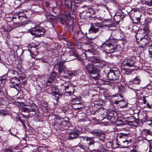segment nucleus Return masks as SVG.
<instances>
[{
  "instance_id": "f257e3e1",
  "label": "nucleus",
  "mask_w": 152,
  "mask_h": 152,
  "mask_svg": "<svg viewBox=\"0 0 152 152\" xmlns=\"http://www.w3.org/2000/svg\"><path fill=\"white\" fill-rule=\"evenodd\" d=\"M29 32L32 35H35L38 37L43 35L45 32L44 28L39 26L32 28L30 30Z\"/></svg>"
},
{
  "instance_id": "f03ea898",
  "label": "nucleus",
  "mask_w": 152,
  "mask_h": 152,
  "mask_svg": "<svg viewBox=\"0 0 152 152\" xmlns=\"http://www.w3.org/2000/svg\"><path fill=\"white\" fill-rule=\"evenodd\" d=\"M141 15V12L138 10L132 12L130 13V16L133 22L134 23H137L140 21Z\"/></svg>"
},
{
  "instance_id": "7ed1b4c3",
  "label": "nucleus",
  "mask_w": 152,
  "mask_h": 152,
  "mask_svg": "<svg viewBox=\"0 0 152 152\" xmlns=\"http://www.w3.org/2000/svg\"><path fill=\"white\" fill-rule=\"evenodd\" d=\"M120 76V73L119 71L111 70L108 73L107 77L109 80H117L119 78Z\"/></svg>"
},
{
  "instance_id": "20e7f679",
  "label": "nucleus",
  "mask_w": 152,
  "mask_h": 152,
  "mask_svg": "<svg viewBox=\"0 0 152 152\" xmlns=\"http://www.w3.org/2000/svg\"><path fill=\"white\" fill-rule=\"evenodd\" d=\"M102 27L101 24L95 23L92 24L89 30L88 34L93 33H96L99 32L100 29H102Z\"/></svg>"
},
{
  "instance_id": "39448f33",
  "label": "nucleus",
  "mask_w": 152,
  "mask_h": 152,
  "mask_svg": "<svg viewBox=\"0 0 152 152\" xmlns=\"http://www.w3.org/2000/svg\"><path fill=\"white\" fill-rule=\"evenodd\" d=\"M121 142L125 144V145L128 144L132 142V139L130 135L126 134H122L119 136Z\"/></svg>"
},
{
  "instance_id": "423d86ee",
  "label": "nucleus",
  "mask_w": 152,
  "mask_h": 152,
  "mask_svg": "<svg viewBox=\"0 0 152 152\" xmlns=\"http://www.w3.org/2000/svg\"><path fill=\"white\" fill-rule=\"evenodd\" d=\"M80 139H86V140L88 142V149L90 151H92L93 150L91 149L93 148L94 145L95 141L94 140L93 137H83V136H80L79 137Z\"/></svg>"
},
{
  "instance_id": "0eeeda50",
  "label": "nucleus",
  "mask_w": 152,
  "mask_h": 152,
  "mask_svg": "<svg viewBox=\"0 0 152 152\" xmlns=\"http://www.w3.org/2000/svg\"><path fill=\"white\" fill-rule=\"evenodd\" d=\"M109 53H113L119 50L120 46L116 43L111 42L109 43Z\"/></svg>"
},
{
  "instance_id": "6e6552de",
  "label": "nucleus",
  "mask_w": 152,
  "mask_h": 152,
  "mask_svg": "<svg viewBox=\"0 0 152 152\" xmlns=\"http://www.w3.org/2000/svg\"><path fill=\"white\" fill-rule=\"evenodd\" d=\"M151 134V132L149 130L145 129L142 130L141 136L144 137V140L151 141L152 140V134Z\"/></svg>"
},
{
  "instance_id": "1a4fd4ad",
  "label": "nucleus",
  "mask_w": 152,
  "mask_h": 152,
  "mask_svg": "<svg viewBox=\"0 0 152 152\" xmlns=\"http://www.w3.org/2000/svg\"><path fill=\"white\" fill-rule=\"evenodd\" d=\"M91 133L96 135L99 137V139L102 141L104 142L105 136L104 134L101 130L99 129H95L91 132Z\"/></svg>"
},
{
  "instance_id": "9d476101",
  "label": "nucleus",
  "mask_w": 152,
  "mask_h": 152,
  "mask_svg": "<svg viewBox=\"0 0 152 152\" xmlns=\"http://www.w3.org/2000/svg\"><path fill=\"white\" fill-rule=\"evenodd\" d=\"M90 59L91 61L94 63L99 64L96 65L97 70L100 69L102 68L103 66L100 64V63L102 62V60L95 56H92L91 57Z\"/></svg>"
},
{
  "instance_id": "9b49d317",
  "label": "nucleus",
  "mask_w": 152,
  "mask_h": 152,
  "mask_svg": "<svg viewBox=\"0 0 152 152\" xmlns=\"http://www.w3.org/2000/svg\"><path fill=\"white\" fill-rule=\"evenodd\" d=\"M83 65L84 67H85L86 69L88 70V72L90 73H93L96 70V69L94 67L93 64L92 63L88 64H86L85 63L83 62Z\"/></svg>"
},
{
  "instance_id": "f8f14e48",
  "label": "nucleus",
  "mask_w": 152,
  "mask_h": 152,
  "mask_svg": "<svg viewBox=\"0 0 152 152\" xmlns=\"http://www.w3.org/2000/svg\"><path fill=\"white\" fill-rule=\"evenodd\" d=\"M104 22L105 23L103 25V27H107L110 30H113V28H114L113 29H114V24L112 23V22L111 20H109L105 22H104Z\"/></svg>"
},
{
  "instance_id": "ddd939ff",
  "label": "nucleus",
  "mask_w": 152,
  "mask_h": 152,
  "mask_svg": "<svg viewBox=\"0 0 152 152\" xmlns=\"http://www.w3.org/2000/svg\"><path fill=\"white\" fill-rule=\"evenodd\" d=\"M78 100L77 99H74L72 102V107L75 109H79L83 107L82 106V104L81 103H76V102Z\"/></svg>"
},
{
  "instance_id": "4468645a",
  "label": "nucleus",
  "mask_w": 152,
  "mask_h": 152,
  "mask_svg": "<svg viewBox=\"0 0 152 152\" xmlns=\"http://www.w3.org/2000/svg\"><path fill=\"white\" fill-rule=\"evenodd\" d=\"M124 17V15L122 14L118 13L115 14L113 18L117 24H118L120 23V20L123 19Z\"/></svg>"
},
{
  "instance_id": "2eb2a0df",
  "label": "nucleus",
  "mask_w": 152,
  "mask_h": 152,
  "mask_svg": "<svg viewBox=\"0 0 152 152\" xmlns=\"http://www.w3.org/2000/svg\"><path fill=\"white\" fill-rule=\"evenodd\" d=\"M84 33L81 30L78 31L74 34V37L78 40H80L84 38Z\"/></svg>"
},
{
  "instance_id": "dca6fc26",
  "label": "nucleus",
  "mask_w": 152,
  "mask_h": 152,
  "mask_svg": "<svg viewBox=\"0 0 152 152\" xmlns=\"http://www.w3.org/2000/svg\"><path fill=\"white\" fill-rule=\"evenodd\" d=\"M134 63V61L132 58H129L124 62V66L132 67Z\"/></svg>"
},
{
  "instance_id": "f3484780",
  "label": "nucleus",
  "mask_w": 152,
  "mask_h": 152,
  "mask_svg": "<svg viewBox=\"0 0 152 152\" xmlns=\"http://www.w3.org/2000/svg\"><path fill=\"white\" fill-rule=\"evenodd\" d=\"M45 16L48 20H49L55 23H57L58 18L55 16L50 14H47L45 15Z\"/></svg>"
},
{
  "instance_id": "a211bd4d",
  "label": "nucleus",
  "mask_w": 152,
  "mask_h": 152,
  "mask_svg": "<svg viewBox=\"0 0 152 152\" xmlns=\"http://www.w3.org/2000/svg\"><path fill=\"white\" fill-rule=\"evenodd\" d=\"M109 43L107 44V42L103 43L101 47V50L104 52L107 53H109Z\"/></svg>"
},
{
  "instance_id": "6ab92c4d",
  "label": "nucleus",
  "mask_w": 152,
  "mask_h": 152,
  "mask_svg": "<svg viewBox=\"0 0 152 152\" xmlns=\"http://www.w3.org/2000/svg\"><path fill=\"white\" fill-rule=\"evenodd\" d=\"M10 83L12 87H14L20 83V81L16 77H13L11 79Z\"/></svg>"
},
{
  "instance_id": "aec40b11",
  "label": "nucleus",
  "mask_w": 152,
  "mask_h": 152,
  "mask_svg": "<svg viewBox=\"0 0 152 152\" xmlns=\"http://www.w3.org/2000/svg\"><path fill=\"white\" fill-rule=\"evenodd\" d=\"M63 61H61L58 64V66H59L58 69V72L59 73L61 74L62 73L64 70L65 67Z\"/></svg>"
},
{
  "instance_id": "412c9836",
  "label": "nucleus",
  "mask_w": 152,
  "mask_h": 152,
  "mask_svg": "<svg viewBox=\"0 0 152 152\" xmlns=\"http://www.w3.org/2000/svg\"><path fill=\"white\" fill-rule=\"evenodd\" d=\"M73 21L72 20H70L68 21L67 23V24L69 25L68 29L70 33H72L73 31Z\"/></svg>"
},
{
  "instance_id": "4be33fe9",
  "label": "nucleus",
  "mask_w": 152,
  "mask_h": 152,
  "mask_svg": "<svg viewBox=\"0 0 152 152\" xmlns=\"http://www.w3.org/2000/svg\"><path fill=\"white\" fill-rule=\"evenodd\" d=\"M78 136L77 132H73L69 134V140H72L76 138Z\"/></svg>"
},
{
  "instance_id": "5701e85b",
  "label": "nucleus",
  "mask_w": 152,
  "mask_h": 152,
  "mask_svg": "<svg viewBox=\"0 0 152 152\" xmlns=\"http://www.w3.org/2000/svg\"><path fill=\"white\" fill-rule=\"evenodd\" d=\"M117 113L114 111H111L108 114V118L109 119L114 118L117 116Z\"/></svg>"
},
{
  "instance_id": "b1692460",
  "label": "nucleus",
  "mask_w": 152,
  "mask_h": 152,
  "mask_svg": "<svg viewBox=\"0 0 152 152\" xmlns=\"http://www.w3.org/2000/svg\"><path fill=\"white\" fill-rule=\"evenodd\" d=\"M69 55L70 56H74V57L72 58L71 59V60L75 59L78 56V55L77 53L72 50H70L69 51Z\"/></svg>"
},
{
  "instance_id": "393cba45",
  "label": "nucleus",
  "mask_w": 152,
  "mask_h": 152,
  "mask_svg": "<svg viewBox=\"0 0 152 152\" xmlns=\"http://www.w3.org/2000/svg\"><path fill=\"white\" fill-rule=\"evenodd\" d=\"M142 3L149 6H152V0H141Z\"/></svg>"
},
{
  "instance_id": "a878e982",
  "label": "nucleus",
  "mask_w": 152,
  "mask_h": 152,
  "mask_svg": "<svg viewBox=\"0 0 152 152\" xmlns=\"http://www.w3.org/2000/svg\"><path fill=\"white\" fill-rule=\"evenodd\" d=\"M118 91L119 93L120 94L119 95L121 97H122L121 94L123 93L125 91V88L124 86H119L118 87Z\"/></svg>"
},
{
  "instance_id": "bb28decb",
  "label": "nucleus",
  "mask_w": 152,
  "mask_h": 152,
  "mask_svg": "<svg viewBox=\"0 0 152 152\" xmlns=\"http://www.w3.org/2000/svg\"><path fill=\"white\" fill-rule=\"evenodd\" d=\"M97 69L94 72V73H91L92 74L93 77L95 80H98L99 79V74L97 72Z\"/></svg>"
},
{
  "instance_id": "cd10ccee",
  "label": "nucleus",
  "mask_w": 152,
  "mask_h": 152,
  "mask_svg": "<svg viewBox=\"0 0 152 152\" xmlns=\"http://www.w3.org/2000/svg\"><path fill=\"white\" fill-rule=\"evenodd\" d=\"M64 15L66 16L67 20H71V14L69 12L66 11L64 13Z\"/></svg>"
},
{
  "instance_id": "c85d7f7f",
  "label": "nucleus",
  "mask_w": 152,
  "mask_h": 152,
  "mask_svg": "<svg viewBox=\"0 0 152 152\" xmlns=\"http://www.w3.org/2000/svg\"><path fill=\"white\" fill-rule=\"evenodd\" d=\"M65 4L68 7H70L71 9L72 8V2L70 0H66L65 1Z\"/></svg>"
},
{
  "instance_id": "c756f323",
  "label": "nucleus",
  "mask_w": 152,
  "mask_h": 152,
  "mask_svg": "<svg viewBox=\"0 0 152 152\" xmlns=\"http://www.w3.org/2000/svg\"><path fill=\"white\" fill-rule=\"evenodd\" d=\"M71 88L70 91H66L65 93L66 94H69V95H72L74 94V88L73 86L70 87Z\"/></svg>"
},
{
  "instance_id": "7c9ffc66",
  "label": "nucleus",
  "mask_w": 152,
  "mask_h": 152,
  "mask_svg": "<svg viewBox=\"0 0 152 152\" xmlns=\"http://www.w3.org/2000/svg\"><path fill=\"white\" fill-rule=\"evenodd\" d=\"M133 82L135 84H139L140 82V80L138 77H136L133 80Z\"/></svg>"
},
{
  "instance_id": "2f4dec72",
  "label": "nucleus",
  "mask_w": 152,
  "mask_h": 152,
  "mask_svg": "<svg viewBox=\"0 0 152 152\" xmlns=\"http://www.w3.org/2000/svg\"><path fill=\"white\" fill-rule=\"evenodd\" d=\"M123 70L126 72L127 74H129L131 73V72H133L134 71L135 69H129L128 68H124L123 69Z\"/></svg>"
},
{
  "instance_id": "473e14b6",
  "label": "nucleus",
  "mask_w": 152,
  "mask_h": 152,
  "mask_svg": "<svg viewBox=\"0 0 152 152\" xmlns=\"http://www.w3.org/2000/svg\"><path fill=\"white\" fill-rule=\"evenodd\" d=\"M67 82H65L64 83V85L65 86V89L68 88L69 87H71V83H68L67 85H66Z\"/></svg>"
},
{
  "instance_id": "72a5a7b5",
  "label": "nucleus",
  "mask_w": 152,
  "mask_h": 152,
  "mask_svg": "<svg viewBox=\"0 0 152 152\" xmlns=\"http://www.w3.org/2000/svg\"><path fill=\"white\" fill-rule=\"evenodd\" d=\"M53 80V79H52V78L50 77L47 80V85L49 86Z\"/></svg>"
},
{
  "instance_id": "f704fd0d",
  "label": "nucleus",
  "mask_w": 152,
  "mask_h": 152,
  "mask_svg": "<svg viewBox=\"0 0 152 152\" xmlns=\"http://www.w3.org/2000/svg\"><path fill=\"white\" fill-rule=\"evenodd\" d=\"M149 52L150 57L152 58V45L150 46L149 49Z\"/></svg>"
},
{
  "instance_id": "c9c22d12",
  "label": "nucleus",
  "mask_w": 152,
  "mask_h": 152,
  "mask_svg": "<svg viewBox=\"0 0 152 152\" xmlns=\"http://www.w3.org/2000/svg\"><path fill=\"white\" fill-rule=\"evenodd\" d=\"M61 23L63 25H64L66 23V22L65 19L63 18H60Z\"/></svg>"
},
{
  "instance_id": "e433bc0d",
  "label": "nucleus",
  "mask_w": 152,
  "mask_h": 152,
  "mask_svg": "<svg viewBox=\"0 0 152 152\" xmlns=\"http://www.w3.org/2000/svg\"><path fill=\"white\" fill-rule=\"evenodd\" d=\"M22 110L24 112H27L29 113V109L27 107L23 108H22Z\"/></svg>"
},
{
  "instance_id": "4c0bfd02",
  "label": "nucleus",
  "mask_w": 152,
  "mask_h": 152,
  "mask_svg": "<svg viewBox=\"0 0 152 152\" xmlns=\"http://www.w3.org/2000/svg\"><path fill=\"white\" fill-rule=\"evenodd\" d=\"M129 124L131 125L132 126H134L135 125V124H136V122L134 121H129Z\"/></svg>"
},
{
  "instance_id": "58836bf2",
  "label": "nucleus",
  "mask_w": 152,
  "mask_h": 152,
  "mask_svg": "<svg viewBox=\"0 0 152 152\" xmlns=\"http://www.w3.org/2000/svg\"><path fill=\"white\" fill-rule=\"evenodd\" d=\"M125 102L124 101H116L114 103L115 104H119L121 105H122V104H121V103H125Z\"/></svg>"
},
{
  "instance_id": "ea45409f",
  "label": "nucleus",
  "mask_w": 152,
  "mask_h": 152,
  "mask_svg": "<svg viewBox=\"0 0 152 152\" xmlns=\"http://www.w3.org/2000/svg\"><path fill=\"white\" fill-rule=\"evenodd\" d=\"M56 75V73L55 72H53L51 74V76L50 77L52 78V79H54L55 76Z\"/></svg>"
},
{
  "instance_id": "a19ab883",
  "label": "nucleus",
  "mask_w": 152,
  "mask_h": 152,
  "mask_svg": "<svg viewBox=\"0 0 152 152\" xmlns=\"http://www.w3.org/2000/svg\"><path fill=\"white\" fill-rule=\"evenodd\" d=\"M4 152H12V148H7Z\"/></svg>"
},
{
  "instance_id": "79ce46f5",
  "label": "nucleus",
  "mask_w": 152,
  "mask_h": 152,
  "mask_svg": "<svg viewBox=\"0 0 152 152\" xmlns=\"http://www.w3.org/2000/svg\"><path fill=\"white\" fill-rule=\"evenodd\" d=\"M86 35V37L89 39H94L96 38V37H89V36H88V35H86V33L85 34Z\"/></svg>"
},
{
  "instance_id": "37998d69",
  "label": "nucleus",
  "mask_w": 152,
  "mask_h": 152,
  "mask_svg": "<svg viewBox=\"0 0 152 152\" xmlns=\"http://www.w3.org/2000/svg\"><path fill=\"white\" fill-rule=\"evenodd\" d=\"M58 10V8L56 7H53L52 8V11L54 13H56L57 12Z\"/></svg>"
},
{
  "instance_id": "c03bdc74",
  "label": "nucleus",
  "mask_w": 152,
  "mask_h": 152,
  "mask_svg": "<svg viewBox=\"0 0 152 152\" xmlns=\"http://www.w3.org/2000/svg\"><path fill=\"white\" fill-rule=\"evenodd\" d=\"M65 44H66V45L68 46H70L71 45V43L69 41L68 39H67L66 40V43H65Z\"/></svg>"
},
{
  "instance_id": "a18cd8bd",
  "label": "nucleus",
  "mask_w": 152,
  "mask_h": 152,
  "mask_svg": "<svg viewBox=\"0 0 152 152\" xmlns=\"http://www.w3.org/2000/svg\"><path fill=\"white\" fill-rule=\"evenodd\" d=\"M81 9H84L85 10H86L87 9H88V7L86 6H82L81 7Z\"/></svg>"
},
{
  "instance_id": "49530a36",
  "label": "nucleus",
  "mask_w": 152,
  "mask_h": 152,
  "mask_svg": "<svg viewBox=\"0 0 152 152\" xmlns=\"http://www.w3.org/2000/svg\"><path fill=\"white\" fill-rule=\"evenodd\" d=\"M146 96H143L142 97L143 100V102L144 104H145L147 103V101L146 99Z\"/></svg>"
},
{
  "instance_id": "de8ad7c7",
  "label": "nucleus",
  "mask_w": 152,
  "mask_h": 152,
  "mask_svg": "<svg viewBox=\"0 0 152 152\" xmlns=\"http://www.w3.org/2000/svg\"><path fill=\"white\" fill-rule=\"evenodd\" d=\"M150 152H152V142H150Z\"/></svg>"
},
{
  "instance_id": "09e8293b",
  "label": "nucleus",
  "mask_w": 152,
  "mask_h": 152,
  "mask_svg": "<svg viewBox=\"0 0 152 152\" xmlns=\"http://www.w3.org/2000/svg\"><path fill=\"white\" fill-rule=\"evenodd\" d=\"M42 61L43 62L45 63H48V60L47 59H42Z\"/></svg>"
},
{
  "instance_id": "8fccbe9b",
  "label": "nucleus",
  "mask_w": 152,
  "mask_h": 152,
  "mask_svg": "<svg viewBox=\"0 0 152 152\" xmlns=\"http://www.w3.org/2000/svg\"><path fill=\"white\" fill-rule=\"evenodd\" d=\"M148 118V117L147 116V114H145V115L144 116V118H143L144 120L145 121L147 120Z\"/></svg>"
},
{
  "instance_id": "3c124183",
  "label": "nucleus",
  "mask_w": 152,
  "mask_h": 152,
  "mask_svg": "<svg viewBox=\"0 0 152 152\" xmlns=\"http://www.w3.org/2000/svg\"><path fill=\"white\" fill-rule=\"evenodd\" d=\"M35 110L34 109H29V113L30 112H35Z\"/></svg>"
},
{
  "instance_id": "603ef678",
  "label": "nucleus",
  "mask_w": 152,
  "mask_h": 152,
  "mask_svg": "<svg viewBox=\"0 0 152 152\" xmlns=\"http://www.w3.org/2000/svg\"><path fill=\"white\" fill-rule=\"evenodd\" d=\"M96 152H106V150H104L103 151L101 150L100 151H97Z\"/></svg>"
},
{
  "instance_id": "864d4df0",
  "label": "nucleus",
  "mask_w": 152,
  "mask_h": 152,
  "mask_svg": "<svg viewBox=\"0 0 152 152\" xmlns=\"http://www.w3.org/2000/svg\"><path fill=\"white\" fill-rule=\"evenodd\" d=\"M147 107H148V108H151V106L149 104V103H147Z\"/></svg>"
},
{
  "instance_id": "5fc2aeb1",
  "label": "nucleus",
  "mask_w": 152,
  "mask_h": 152,
  "mask_svg": "<svg viewBox=\"0 0 152 152\" xmlns=\"http://www.w3.org/2000/svg\"><path fill=\"white\" fill-rule=\"evenodd\" d=\"M130 152H137V150L136 149H134L132 150Z\"/></svg>"
},
{
  "instance_id": "6e6d98bb",
  "label": "nucleus",
  "mask_w": 152,
  "mask_h": 152,
  "mask_svg": "<svg viewBox=\"0 0 152 152\" xmlns=\"http://www.w3.org/2000/svg\"><path fill=\"white\" fill-rule=\"evenodd\" d=\"M45 5L46 7H48L49 5V4L48 2H47L45 3Z\"/></svg>"
},
{
  "instance_id": "4d7b16f0",
  "label": "nucleus",
  "mask_w": 152,
  "mask_h": 152,
  "mask_svg": "<svg viewBox=\"0 0 152 152\" xmlns=\"http://www.w3.org/2000/svg\"><path fill=\"white\" fill-rule=\"evenodd\" d=\"M61 77H62V78H63H63H68V76H62Z\"/></svg>"
},
{
  "instance_id": "13d9d810",
  "label": "nucleus",
  "mask_w": 152,
  "mask_h": 152,
  "mask_svg": "<svg viewBox=\"0 0 152 152\" xmlns=\"http://www.w3.org/2000/svg\"><path fill=\"white\" fill-rule=\"evenodd\" d=\"M121 103L122 105H121V106L122 107H124L125 106V105H124L123 103Z\"/></svg>"
},
{
  "instance_id": "bf43d9fd",
  "label": "nucleus",
  "mask_w": 152,
  "mask_h": 152,
  "mask_svg": "<svg viewBox=\"0 0 152 152\" xmlns=\"http://www.w3.org/2000/svg\"><path fill=\"white\" fill-rule=\"evenodd\" d=\"M81 148L83 149H84L85 150H86V149L85 148H84V146L83 145H82Z\"/></svg>"
},
{
  "instance_id": "052dcab7",
  "label": "nucleus",
  "mask_w": 152,
  "mask_h": 152,
  "mask_svg": "<svg viewBox=\"0 0 152 152\" xmlns=\"http://www.w3.org/2000/svg\"><path fill=\"white\" fill-rule=\"evenodd\" d=\"M77 99H78V100H77V101H76V103H79V102H78V101H79V99H78V98H77Z\"/></svg>"
},
{
  "instance_id": "680f3d73",
  "label": "nucleus",
  "mask_w": 152,
  "mask_h": 152,
  "mask_svg": "<svg viewBox=\"0 0 152 152\" xmlns=\"http://www.w3.org/2000/svg\"><path fill=\"white\" fill-rule=\"evenodd\" d=\"M142 40H143V41H144V40H145V39L144 38H142Z\"/></svg>"
},
{
  "instance_id": "e2e57ef3",
  "label": "nucleus",
  "mask_w": 152,
  "mask_h": 152,
  "mask_svg": "<svg viewBox=\"0 0 152 152\" xmlns=\"http://www.w3.org/2000/svg\"><path fill=\"white\" fill-rule=\"evenodd\" d=\"M65 121L66 122V124H68V122L67 121Z\"/></svg>"
},
{
  "instance_id": "0e129e2a",
  "label": "nucleus",
  "mask_w": 152,
  "mask_h": 152,
  "mask_svg": "<svg viewBox=\"0 0 152 152\" xmlns=\"http://www.w3.org/2000/svg\"><path fill=\"white\" fill-rule=\"evenodd\" d=\"M150 125L151 126V127H152V122L151 123V124H150Z\"/></svg>"
},
{
  "instance_id": "69168bd1",
  "label": "nucleus",
  "mask_w": 152,
  "mask_h": 152,
  "mask_svg": "<svg viewBox=\"0 0 152 152\" xmlns=\"http://www.w3.org/2000/svg\"><path fill=\"white\" fill-rule=\"evenodd\" d=\"M10 133L11 134V135H13V134H12V133L11 132H10Z\"/></svg>"
},
{
  "instance_id": "338daca9",
  "label": "nucleus",
  "mask_w": 152,
  "mask_h": 152,
  "mask_svg": "<svg viewBox=\"0 0 152 152\" xmlns=\"http://www.w3.org/2000/svg\"><path fill=\"white\" fill-rule=\"evenodd\" d=\"M146 42H145V43H144V44H142V45H145V44H146Z\"/></svg>"
},
{
  "instance_id": "774afa93",
  "label": "nucleus",
  "mask_w": 152,
  "mask_h": 152,
  "mask_svg": "<svg viewBox=\"0 0 152 152\" xmlns=\"http://www.w3.org/2000/svg\"><path fill=\"white\" fill-rule=\"evenodd\" d=\"M54 94H57V93H56V92H55L54 93Z\"/></svg>"
}]
</instances>
